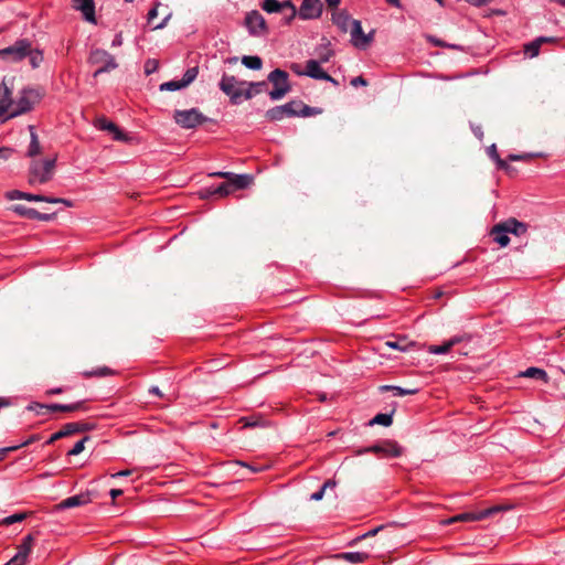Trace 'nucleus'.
Returning <instances> with one entry per match:
<instances>
[{
	"label": "nucleus",
	"mask_w": 565,
	"mask_h": 565,
	"mask_svg": "<svg viewBox=\"0 0 565 565\" xmlns=\"http://www.w3.org/2000/svg\"><path fill=\"white\" fill-rule=\"evenodd\" d=\"M29 57L30 64L33 68H38L43 62V53L41 50L32 49V43L30 42V54L26 55Z\"/></svg>",
	"instance_id": "obj_37"
},
{
	"label": "nucleus",
	"mask_w": 565,
	"mask_h": 565,
	"mask_svg": "<svg viewBox=\"0 0 565 565\" xmlns=\"http://www.w3.org/2000/svg\"><path fill=\"white\" fill-rule=\"evenodd\" d=\"M505 225L507 232L512 233L516 236L523 235L527 231L525 223L519 222L516 218L511 217L502 222Z\"/></svg>",
	"instance_id": "obj_28"
},
{
	"label": "nucleus",
	"mask_w": 565,
	"mask_h": 565,
	"mask_svg": "<svg viewBox=\"0 0 565 565\" xmlns=\"http://www.w3.org/2000/svg\"><path fill=\"white\" fill-rule=\"evenodd\" d=\"M174 121L184 129L195 128L209 120L198 108L186 110H175L173 114Z\"/></svg>",
	"instance_id": "obj_7"
},
{
	"label": "nucleus",
	"mask_w": 565,
	"mask_h": 565,
	"mask_svg": "<svg viewBox=\"0 0 565 565\" xmlns=\"http://www.w3.org/2000/svg\"><path fill=\"white\" fill-rule=\"evenodd\" d=\"M317 55L319 57L320 63H327L334 55V51L331 49V43L327 42L326 44L317 47Z\"/></svg>",
	"instance_id": "obj_31"
},
{
	"label": "nucleus",
	"mask_w": 565,
	"mask_h": 565,
	"mask_svg": "<svg viewBox=\"0 0 565 565\" xmlns=\"http://www.w3.org/2000/svg\"><path fill=\"white\" fill-rule=\"evenodd\" d=\"M10 210L17 215L26 217L29 220L50 222L55 217V213H41L35 209L28 207L23 204H14L10 207Z\"/></svg>",
	"instance_id": "obj_16"
},
{
	"label": "nucleus",
	"mask_w": 565,
	"mask_h": 565,
	"mask_svg": "<svg viewBox=\"0 0 565 565\" xmlns=\"http://www.w3.org/2000/svg\"><path fill=\"white\" fill-rule=\"evenodd\" d=\"M247 86L253 88L255 90V93L260 94L262 92L265 90L267 84L264 81H262V82H250V83H247Z\"/></svg>",
	"instance_id": "obj_50"
},
{
	"label": "nucleus",
	"mask_w": 565,
	"mask_h": 565,
	"mask_svg": "<svg viewBox=\"0 0 565 565\" xmlns=\"http://www.w3.org/2000/svg\"><path fill=\"white\" fill-rule=\"evenodd\" d=\"M14 450H18V447H14V446H10V447H3L0 449V461H2L4 459V457L7 456V454L11 452V451H14Z\"/></svg>",
	"instance_id": "obj_59"
},
{
	"label": "nucleus",
	"mask_w": 565,
	"mask_h": 565,
	"mask_svg": "<svg viewBox=\"0 0 565 565\" xmlns=\"http://www.w3.org/2000/svg\"><path fill=\"white\" fill-rule=\"evenodd\" d=\"M199 68L198 67H190L185 71L182 78L180 81H169L166 83H162L160 85V90H179L181 88H184L189 86L198 76Z\"/></svg>",
	"instance_id": "obj_15"
},
{
	"label": "nucleus",
	"mask_w": 565,
	"mask_h": 565,
	"mask_svg": "<svg viewBox=\"0 0 565 565\" xmlns=\"http://www.w3.org/2000/svg\"><path fill=\"white\" fill-rule=\"evenodd\" d=\"M242 63L249 70H260L263 66V61L257 55H245L242 57Z\"/></svg>",
	"instance_id": "obj_36"
},
{
	"label": "nucleus",
	"mask_w": 565,
	"mask_h": 565,
	"mask_svg": "<svg viewBox=\"0 0 565 565\" xmlns=\"http://www.w3.org/2000/svg\"><path fill=\"white\" fill-rule=\"evenodd\" d=\"M87 61L90 65L98 66L93 74L95 78L118 67L115 57L103 49H93Z\"/></svg>",
	"instance_id": "obj_5"
},
{
	"label": "nucleus",
	"mask_w": 565,
	"mask_h": 565,
	"mask_svg": "<svg viewBox=\"0 0 565 565\" xmlns=\"http://www.w3.org/2000/svg\"><path fill=\"white\" fill-rule=\"evenodd\" d=\"M61 431H62L63 437H68L74 434H78V423L77 422L67 423L61 428Z\"/></svg>",
	"instance_id": "obj_44"
},
{
	"label": "nucleus",
	"mask_w": 565,
	"mask_h": 565,
	"mask_svg": "<svg viewBox=\"0 0 565 565\" xmlns=\"http://www.w3.org/2000/svg\"><path fill=\"white\" fill-rule=\"evenodd\" d=\"M90 440L89 436H84L78 440L72 449L67 451V456H77L85 449V443Z\"/></svg>",
	"instance_id": "obj_42"
},
{
	"label": "nucleus",
	"mask_w": 565,
	"mask_h": 565,
	"mask_svg": "<svg viewBox=\"0 0 565 565\" xmlns=\"http://www.w3.org/2000/svg\"><path fill=\"white\" fill-rule=\"evenodd\" d=\"M88 502H89L88 494H83L82 493V494H77V495H73V497H68V498L64 499L58 504V508L62 509V510H65V509H71V508L84 505V504H86Z\"/></svg>",
	"instance_id": "obj_27"
},
{
	"label": "nucleus",
	"mask_w": 565,
	"mask_h": 565,
	"mask_svg": "<svg viewBox=\"0 0 565 565\" xmlns=\"http://www.w3.org/2000/svg\"><path fill=\"white\" fill-rule=\"evenodd\" d=\"M471 340V335L469 334H458L451 337L449 340L445 341L440 345H429L428 352L431 354H446L448 353L454 347L462 343V342H469Z\"/></svg>",
	"instance_id": "obj_18"
},
{
	"label": "nucleus",
	"mask_w": 565,
	"mask_h": 565,
	"mask_svg": "<svg viewBox=\"0 0 565 565\" xmlns=\"http://www.w3.org/2000/svg\"><path fill=\"white\" fill-rule=\"evenodd\" d=\"M55 168V159H46L43 161H32L29 170V183L44 184L52 179Z\"/></svg>",
	"instance_id": "obj_4"
},
{
	"label": "nucleus",
	"mask_w": 565,
	"mask_h": 565,
	"mask_svg": "<svg viewBox=\"0 0 565 565\" xmlns=\"http://www.w3.org/2000/svg\"><path fill=\"white\" fill-rule=\"evenodd\" d=\"M13 78L3 77L0 84V116L9 115L13 109L14 100L12 98Z\"/></svg>",
	"instance_id": "obj_13"
},
{
	"label": "nucleus",
	"mask_w": 565,
	"mask_h": 565,
	"mask_svg": "<svg viewBox=\"0 0 565 565\" xmlns=\"http://www.w3.org/2000/svg\"><path fill=\"white\" fill-rule=\"evenodd\" d=\"M428 40L437 47L448 46L444 41L436 39L435 36H429Z\"/></svg>",
	"instance_id": "obj_61"
},
{
	"label": "nucleus",
	"mask_w": 565,
	"mask_h": 565,
	"mask_svg": "<svg viewBox=\"0 0 565 565\" xmlns=\"http://www.w3.org/2000/svg\"><path fill=\"white\" fill-rule=\"evenodd\" d=\"M372 452L382 458H397L403 454V448L395 440L386 439L359 451V454Z\"/></svg>",
	"instance_id": "obj_9"
},
{
	"label": "nucleus",
	"mask_w": 565,
	"mask_h": 565,
	"mask_svg": "<svg viewBox=\"0 0 565 565\" xmlns=\"http://www.w3.org/2000/svg\"><path fill=\"white\" fill-rule=\"evenodd\" d=\"M322 113L321 108L310 107L306 105L302 100L294 99L285 105L275 106L269 108L265 117L269 121H279L284 118L290 117H310L316 116Z\"/></svg>",
	"instance_id": "obj_1"
},
{
	"label": "nucleus",
	"mask_w": 565,
	"mask_h": 565,
	"mask_svg": "<svg viewBox=\"0 0 565 565\" xmlns=\"http://www.w3.org/2000/svg\"><path fill=\"white\" fill-rule=\"evenodd\" d=\"M223 179H226L227 183L234 186V189H246L252 184L253 177L249 174H235L233 172H224Z\"/></svg>",
	"instance_id": "obj_22"
},
{
	"label": "nucleus",
	"mask_w": 565,
	"mask_h": 565,
	"mask_svg": "<svg viewBox=\"0 0 565 565\" xmlns=\"http://www.w3.org/2000/svg\"><path fill=\"white\" fill-rule=\"evenodd\" d=\"M78 423V433L89 431L95 428V424L92 423H84V422H77Z\"/></svg>",
	"instance_id": "obj_53"
},
{
	"label": "nucleus",
	"mask_w": 565,
	"mask_h": 565,
	"mask_svg": "<svg viewBox=\"0 0 565 565\" xmlns=\"http://www.w3.org/2000/svg\"><path fill=\"white\" fill-rule=\"evenodd\" d=\"M34 537L32 534H28L18 546V553L29 556L32 552Z\"/></svg>",
	"instance_id": "obj_39"
},
{
	"label": "nucleus",
	"mask_w": 565,
	"mask_h": 565,
	"mask_svg": "<svg viewBox=\"0 0 565 565\" xmlns=\"http://www.w3.org/2000/svg\"><path fill=\"white\" fill-rule=\"evenodd\" d=\"M26 518L25 513H15L1 520L0 524L11 525L17 522H22Z\"/></svg>",
	"instance_id": "obj_45"
},
{
	"label": "nucleus",
	"mask_w": 565,
	"mask_h": 565,
	"mask_svg": "<svg viewBox=\"0 0 565 565\" xmlns=\"http://www.w3.org/2000/svg\"><path fill=\"white\" fill-rule=\"evenodd\" d=\"M542 44H543V39H535L534 41L530 42L529 44H526L524 46L525 54H527L530 57H534V56L539 55L540 47Z\"/></svg>",
	"instance_id": "obj_40"
},
{
	"label": "nucleus",
	"mask_w": 565,
	"mask_h": 565,
	"mask_svg": "<svg viewBox=\"0 0 565 565\" xmlns=\"http://www.w3.org/2000/svg\"><path fill=\"white\" fill-rule=\"evenodd\" d=\"M370 555L364 552H344L334 555V558L347 561L352 564H361L369 559Z\"/></svg>",
	"instance_id": "obj_26"
},
{
	"label": "nucleus",
	"mask_w": 565,
	"mask_h": 565,
	"mask_svg": "<svg viewBox=\"0 0 565 565\" xmlns=\"http://www.w3.org/2000/svg\"><path fill=\"white\" fill-rule=\"evenodd\" d=\"M492 0H467V2L476 8H481L490 3Z\"/></svg>",
	"instance_id": "obj_56"
},
{
	"label": "nucleus",
	"mask_w": 565,
	"mask_h": 565,
	"mask_svg": "<svg viewBox=\"0 0 565 565\" xmlns=\"http://www.w3.org/2000/svg\"><path fill=\"white\" fill-rule=\"evenodd\" d=\"M290 70H291L295 74H297V75H299V76H305V75H306V74H305V70H302V68H301V65H300V64H298V63H292V64L290 65Z\"/></svg>",
	"instance_id": "obj_57"
},
{
	"label": "nucleus",
	"mask_w": 565,
	"mask_h": 565,
	"mask_svg": "<svg viewBox=\"0 0 565 565\" xmlns=\"http://www.w3.org/2000/svg\"><path fill=\"white\" fill-rule=\"evenodd\" d=\"M61 438H64V437H63L62 431L60 429L58 431H56L53 435H51V437L46 440L45 445H52L53 443H55L56 440H58Z\"/></svg>",
	"instance_id": "obj_58"
},
{
	"label": "nucleus",
	"mask_w": 565,
	"mask_h": 565,
	"mask_svg": "<svg viewBox=\"0 0 565 565\" xmlns=\"http://www.w3.org/2000/svg\"><path fill=\"white\" fill-rule=\"evenodd\" d=\"M30 408L33 409L32 406ZM34 409H36V413L39 415H43V414H45L43 412L44 409L50 411V412L72 413V412H86V411H88V406H87V401L83 399V401H78V402H75L72 404H57V403L49 404V405L35 404Z\"/></svg>",
	"instance_id": "obj_11"
},
{
	"label": "nucleus",
	"mask_w": 565,
	"mask_h": 565,
	"mask_svg": "<svg viewBox=\"0 0 565 565\" xmlns=\"http://www.w3.org/2000/svg\"><path fill=\"white\" fill-rule=\"evenodd\" d=\"M337 486L335 481L329 479L327 480L322 486L321 488L313 492L311 495H310V499L313 500V501H319L323 498L324 495V492L327 489L331 488V489H334Z\"/></svg>",
	"instance_id": "obj_41"
},
{
	"label": "nucleus",
	"mask_w": 565,
	"mask_h": 565,
	"mask_svg": "<svg viewBox=\"0 0 565 565\" xmlns=\"http://www.w3.org/2000/svg\"><path fill=\"white\" fill-rule=\"evenodd\" d=\"M504 508L501 505H494L489 509H484L478 512H463L459 513L447 521H445L446 524H450L454 522H473V521H480L483 519H487L491 516L492 514L502 511Z\"/></svg>",
	"instance_id": "obj_12"
},
{
	"label": "nucleus",
	"mask_w": 565,
	"mask_h": 565,
	"mask_svg": "<svg viewBox=\"0 0 565 565\" xmlns=\"http://www.w3.org/2000/svg\"><path fill=\"white\" fill-rule=\"evenodd\" d=\"M393 413H390V414H386V413H380L377 415H375L371 420H370V425L373 426V425H382V426H385V427H388L392 425L393 423Z\"/></svg>",
	"instance_id": "obj_34"
},
{
	"label": "nucleus",
	"mask_w": 565,
	"mask_h": 565,
	"mask_svg": "<svg viewBox=\"0 0 565 565\" xmlns=\"http://www.w3.org/2000/svg\"><path fill=\"white\" fill-rule=\"evenodd\" d=\"M386 345L391 349L399 350L403 352L407 350V344L405 343L404 339H398L395 341H387Z\"/></svg>",
	"instance_id": "obj_49"
},
{
	"label": "nucleus",
	"mask_w": 565,
	"mask_h": 565,
	"mask_svg": "<svg viewBox=\"0 0 565 565\" xmlns=\"http://www.w3.org/2000/svg\"><path fill=\"white\" fill-rule=\"evenodd\" d=\"M65 391H66V388H65V387L60 386V387L51 388V390H49L46 393H47L49 395H58V394L64 393Z\"/></svg>",
	"instance_id": "obj_63"
},
{
	"label": "nucleus",
	"mask_w": 565,
	"mask_h": 565,
	"mask_svg": "<svg viewBox=\"0 0 565 565\" xmlns=\"http://www.w3.org/2000/svg\"><path fill=\"white\" fill-rule=\"evenodd\" d=\"M522 375L525 377L542 380L545 383L548 381L547 373L539 367H529L525 372L522 373Z\"/></svg>",
	"instance_id": "obj_38"
},
{
	"label": "nucleus",
	"mask_w": 565,
	"mask_h": 565,
	"mask_svg": "<svg viewBox=\"0 0 565 565\" xmlns=\"http://www.w3.org/2000/svg\"><path fill=\"white\" fill-rule=\"evenodd\" d=\"M351 85L354 86V87L366 86L367 85V81L363 76H356V77L351 79Z\"/></svg>",
	"instance_id": "obj_55"
},
{
	"label": "nucleus",
	"mask_w": 565,
	"mask_h": 565,
	"mask_svg": "<svg viewBox=\"0 0 565 565\" xmlns=\"http://www.w3.org/2000/svg\"><path fill=\"white\" fill-rule=\"evenodd\" d=\"M4 196L9 201L25 200L26 192H23L20 190H11V191L6 192Z\"/></svg>",
	"instance_id": "obj_47"
},
{
	"label": "nucleus",
	"mask_w": 565,
	"mask_h": 565,
	"mask_svg": "<svg viewBox=\"0 0 565 565\" xmlns=\"http://www.w3.org/2000/svg\"><path fill=\"white\" fill-rule=\"evenodd\" d=\"M39 439H40L39 435H32L26 440H24L20 445H15L14 447H18V449H20L22 447H26V446L31 445L34 441H38Z\"/></svg>",
	"instance_id": "obj_54"
},
{
	"label": "nucleus",
	"mask_w": 565,
	"mask_h": 565,
	"mask_svg": "<svg viewBox=\"0 0 565 565\" xmlns=\"http://www.w3.org/2000/svg\"><path fill=\"white\" fill-rule=\"evenodd\" d=\"M488 154L492 160L495 161L498 169L505 170V171L510 170V166L507 163V161H504L503 159L500 158V156L497 151L495 145H491L488 148Z\"/></svg>",
	"instance_id": "obj_35"
},
{
	"label": "nucleus",
	"mask_w": 565,
	"mask_h": 565,
	"mask_svg": "<svg viewBox=\"0 0 565 565\" xmlns=\"http://www.w3.org/2000/svg\"><path fill=\"white\" fill-rule=\"evenodd\" d=\"M322 2L320 0H303L298 14L302 20L317 19L321 15Z\"/></svg>",
	"instance_id": "obj_19"
},
{
	"label": "nucleus",
	"mask_w": 565,
	"mask_h": 565,
	"mask_svg": "<svg viewBox=\"0 0 565 565\" xmlns=\"http://www.w3.org/2000/svg\"><path fill=\"white\" fill-rule=\"evenodd\" d=\"M383 527H384L383 525H380V526L374 527V529L370 530L369 532H366V533H364V534H362V535H360V536H358V537L353 539V540L349 543V546H353V545H355L358 542H360V541H362V540H364V539H366V537H371V536L376 535V534H377V533H379Z\"/></svg>",
	"instance_id": "obj_46"
},
{
	"label": "nucleus",
	"mask_w": 565,
	"mask_h": 565,
	"mask_svg": "<svg viewBox=\"0 0 565 565\" xmlns=\"http://www.w3.org/2000/svg\"><path fill=\"white\" fill-rule=\"evenodd\" d=\"M320 64L317 60H308L306 62L305 76L313 79H330V75L320 67Z\"/></svg>",
	"instance_id": "obj_23"
},
{
	"label": "nucleus",
	"mask_w": 565,
	"mask_h": 565,
	"mask_svg": "<svg viewBox=\"0 0 565 565\" xmlns=\"http://www.w3.org/2000/svg\"><path fill=\"white\" fill-rule=\"evenodd\" d=\"M262 8L268 13H280L284 24H289L297 14L296 7L289 0L282 2L278 0H264Z\"/></svg>",
	"instance_id": "obj_8"
},
{
	"label": "nucleus",
	"mask_w": 565,
	"mask_h": 565,
	"mask_svg": "<svg viewBox=\"0 0 565 565\" xmlns=\"http://www.w3.org/2000/svg\"><path fill=\"white\" fill-rule=\"evenodd\" d=\"M218 86L230 97L231 103L237 105L243 99V87L247 86V82H239L235 76L224 73Z\"/></svg>",
	"instance_id": "obj_6"
},
{
	"label": "nucleus",
	"mask_w": 565,
	"mask_h": 565,
	"mask_svg": "<svg viewBox=\"0 0 565 565\" xmlns=\"http://www.w3.org/2000/svg\"><path fill=\"white\" fill-rule=\"evenodd\" d=\"M28 557L29 556L17 552V554L10 561H8L4 565H25Z\"/></svg>",
	"instance_id": "obj_48"
},
{
	"label": "nucleus",
	"mask_w": 565,
	"mask_h": 565,
	"mask_svg": "<svg viewBox=\"0 0 565 565\" xmlns=\"http://www.w3.org/2000/svg\"><path fill=\"white\" fill-rule=\"evenodd\" d=\"M380 391L392 392L394 396L415 395L418 393V388H403L395 385H382L380 386Z\"/></svg>",
	"instance_id": "obj_30"
},
{
	"label": "nucleus",
	"mask_w": 565,
	"mask_h": 565,
	"mask_svg": "<svg viewBox=\"0 0 565 565\" xmlns=\"http://www.w3.org/2000/svg\"><path fill=\"white\" fill-rule=\"evenodd\" d=\"M255 95H257V93H255V90L253 88H250L249 86H247L246 89L243 88V98L244 99H250Z\"/></svg>",
	"instance_id": "obj_60"
},
{
	"label": "nucleus",
	"mask_w": 565,
	"mask_h": 565,
	"mask_svg": "<svg viewBox=\"0 0 565 565\" xmlns=\"http://www.w3.org/2000/svg\"><path fill=\"white\" fill-rule=\"evenodd\" d=\"M114 374H115V371L111 370L108 366H99V367L94 369L92 371L83 372V376L86 377V379H89V377H105V376H110V375H114Z\"/></svg>",
	"instance_id": "obj_32"
},
{
	"label": "nucleus",
	"mask_w": 565,
	"mask_h": 565,
	"mask_svg": "<svg viewBox=\"0 0 565 565\" xmlns=\"http://www.w3.org/2000/svg\"><path fill=\"white\" fill-rule=\"evenodd\" d=\"M29 130H30L31 140H30V145H29V148H28L26 156L30 157V158H33V157L40 154L41 146H40V142H39V139H38V135H36L35 128L33 126H29Z\"/></svg>",
	"instance_id": "obj_29"
},
{
	"label": "nucleus",
	"mask_w": 565,
	"mask_h": 565,
	"mask_svg": "<svg viewBox=\"0 0 565 565\" xmlns=\"http://www.w3.org/2000/svg\"><path fill=\"white\" fill-rule=\"evenodd\" d=\"M234 186L228 184L227 182H223L217 186H209L204 188L200 191V198L203 200H207L211 196L218 195L220 198H225L235 191Z\"/></svg>",
	"instance_id": "obj_21"
},
{
	"label": "nucleus",
	"mask_w": 565,
	"mask_h": 565,
	"mask_svg": "<svg viewBox=\"0 0 565 565\" xmlns=\"http://www.w3.org/2000/svg\"><path fill=\"white\" fill-rule=\"evenodd\" d=\"M42 98L41 93L34 88H23L17 100H14L13 109L9 113L7 118H13L25 113H29L33 107L40 103Z\"/></svg>",
	"instance_id": "obj_2"
},
{
	"label": "nucleus",
	"mask_w": 565,
	"mask_h": 565,
	"mask_svg": "<svg viewBox=\"0 0 565 565\" xmlns=\"http://www.w3.org/2000/svg\"><path fill=\"white\" fill-rule=\"evenodd\" d=\"M267 79L273 85L268 93L271 100H279L291 90L289 74L286 71L275 68L268 74Z\"/></svg>",
	"instance_id": "obj_3"
},
{
	"label": "nucleus",
	"mask_w": 565,
	"mask_h": 565,
	"mask_svg": "<svg viewBox=\"0 0 565 565\" xmlns=\"http://www.w3.org/2000/svg\"><path fill=\"white\" fill-rule=\"evenodd\" d=\"M149 393L152 394V395H156L158 397H163V394H162V392L160 391V388L158 386H151L149 388Z\"/></svg>",
	"instance_id": "obj_64"
},
{
	"label": "nucleus",
	"mask_w": 565,
	"mask_h": 565,
	"mask_svg": "<svg viewBox=\"0 0 565 565\" xmlns=\"http://www.w3.org/2000/svg\"><path fill=\"white\" fill-rule=\"evenodd\" d=\"M159 4L160 3H156L154 7L149 10L148 15H147V20H148L149 24H151L152 21L157 18Z\"/></svg>",
	"instance_id": "obj_52"
},
{
	"label": "nucleus",
	"mask_w": 565,
	"mask_h": 565,
	"mask_svg": "<svg viewBox=\"0 0 565 565\" xmlns=\"http://www.w3.org/2000/svg\"><path fill=\"white\" fill-rule=\"evenodd\" d=\"M491 236L495 243L505 247L510 243L509 232L503 223L495 224L491 230Z\"/></svg>",
	"instance_id": "obj_25"
},
{
	"label": "nucleus",
	"mask_w": 565,
	"mask_h": 565,
	"mask_svg": "<svg viewBox=\"0 0 565 565\" xmlns=\"http://www.w3.org/2000/svg\"><path fill=\"white\" fill-rule=\"evenodd\" d=\"M244 23L249 34L253 36H263L268 32L266 21L257 10L248 12Z\"/></svg>",
	"instance_id": "obj_14"
},
{
	"label": "nucleus",
	"mask_w": 565,
	"mask_h": 565,
	"mask_svg": "<svg viewBox=\"0 0 565 565\" xmlns=\"http://www.w3.org/2000/svg\"><path fill=\"white\" fill-rule=\"evenodd\" d=\"M352 20L347 10H335L332 13V22L338 26V29L347 33L352 25Z\"/></svg>",
	"instance_id": "obj_24"
},
{
	"label": "nucleus",
	"mask_w": 565,
	"mask_h": 565,
	"mask_svg": "<svg viewBox=\"0 0 565 565\" xmlns=\"http://www.w3.org/2000/svg\"><path fill=\"white\" fill-rule=\"evenodd\" d=\"M30 54V40L20 39L11 46L0 50V57L9 62H21Z\"/></svg>",
	"instance_id": "obj_10"
},
{
	"label": "nucleus",
	"mask_w": 565,
	"mask_h": 565,
	"mask_svg": "<svg viewBox=\"0 0 565 565\" xmlns=\"http://www.w3.org/2000/svg\"><path fill=\"white\" fill-rule=\"evenodd\" d=\"M25 200L30 201V202H49V203L68 204V202L64 199H55V198H50V196H45V195H41V194H32V193H28V192H26Z\"/></svg>",
	"instance_id": "obj_33"
},
{
	"label": "nucleus",
	"mask_w": 565,
	"mask_h": 565,
	"mask_svg": "<svg viewBox=\"0 0 565 565\" xmlns=\"http://www.w3.org/2000/svg\"><path fill=\"white\" fill-rule=\"evenodd\" d=\"M96 126L100 129V130H107L109 132H113V130L116 129V124H114L113 121H109L108 119H106L105 117H100L96 120Z\"/></svg>",
	"instance_id": "obj_43"
},
{
	"label": "nucleus",
	"mask_w": 565,
	"mask_h": 565,
	"mask_svg": "<svg viewBox=\"0 0 565 565\" xmlns=\"http://www.w3.org/2000/svg\"><path fill=\"white\" fill-rule=\"evenodd\" d=\"M351 42L355 47L364 49L373 41V33L365 34L362 30L361 21L352 20L350 29Z\"/></svg>",
	"instance_id": "obj_17"
},
{
	"label": "nucleus",
	"mask_w": 565,
	"mask_h": 565,
	"mask_svg": "<svg viewBox=\"0 0 565 565\" xmlns=\"http://www.w3.org/2000/svg\"><path fill=\"white\" fill-rule=\"evenodd\" d=\"M121 44H122V35H121V33H118L115 35V38L111 42V46L117 47V46H120Z\"/></svg>",
	"instance_id": "obj_62"
},
{
	"label": "nucleus",
	"mask_w": 565,
	"mask_h": 565,
	"mask_svg": "<svg viewBox=\"0 0 565 565\" xmlns=\"http://www.w3.org/2000/svg\"><path fill=\"white\" fill-rule=\"evenodd\" d=\"M72 8L79 11L85 21L96 24L94 0H72Z\"/></svg>",
	"instance_id": "obj_20"
},
{
	"label": "nucleus",
	"mask_w": 565,
	"mask_h": 565,
	"mask_svg": "<svg viewBox=\"0 0 565 565\" xmlns=\"http://www.w3.org/2000/svg\"><path fill=\"white\" fill-rule=\"evenodd\" d=\"M113 138L114 140H117V141H127L128 140V137L126 136V134H124L119 128L118 126H116V129L113 130Z\"/></svg>",
	"instance_id": "obj_51"
}]
</instances>
